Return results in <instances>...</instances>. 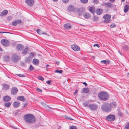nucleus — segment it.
<instances>
[{
    "label": "nucleus",
    "instance_id": "f257e3e1",
    "mask_svg": "<svg viewBox=\"0 0 129 129\" xmlns=\"http://www.w3.org/2000/svg\"><path fill=\"white\" fill-rule=\"evenodd\" d=\"M98 96L100 100L104 101H107L109 99L108 94L105 92H100L99 93Z\"/></svg>",
    "mask_w": 129,
    "mask_h": 129
},
{
    "label": "nucleus",
    "instance_id": "f03ea898",
    "mask_svg": "<svg viewBox=\"0 0 129 129\" xmlns=\"http://www.w3.org/2000/svg\"><path fill=\"white\" fill-rule=\"evenodd\" d=\"M110 103L105 102L101 106V109L104 112H109L111 111Z\"/></svg>",
    "mask_w": 129,
    "mask_h": 129
},
{
    "label": "nucleus",
    "instance_id": "7ed1b4c3",
    "mask_svg": "<svg viewBox=\"0 0 129 129\" xmlns=\"http://www.w3.org/2000/svg\"><path fill=\"white\" fill-rule=\"evenodd\" d=\"M32 118V114H27L24 115L23 119L27 123H31Z\"/></svg>",
    "mask_w": 129,
    "mask_h": 129
},
{
    "label": "nucleus",
    "instance_id": "20e7f679",
    "mask_svg": "<svg viewBox=\"0 0 129 129\" xmlns=\"http://www.w3.org/2000/svg\"><path fill=\"white\" fill-rule=\"evenodd\" d=\"M20 59V57L18 54L15 53L13 54L12 57V60L13 62L16 63L18 62Z\"/></svg>",
    "mask_w": 129,
    "mask_h": 129
},
{
    "label": "nucleus",
    "instance_id": "39448f33",
    "mask_svg": "<svg viewBox=\"0 0 129 129\" xmlns=\"http://www.w3.org/2000/svg\"><path fill=\"white\" fill-rule=\"evenodd\" d=\"M82 8H75L74 6L70 5L68 8V10L70 12L79 11L81 10H82Z\"/></svg>",
    "mask_w": 129,
    "mask_h": 129
},
{
    "label": "nucleus",
    "instance_id": "423d86ee",
    "mask_svg": "<svg viewBox=\"0 0 129 129\" xmlns=\"http://www.w3.org/2000/svg\"><path fill=\"white\" fill-rule=\"evenodd\" d=\"M89 108L91 111H94L98 109V106L95 103H92L89 105Z\"/></svg>",
    "mask_w": 129,
    "mask_h": 129
},
{
    "label": "nucleus",
    "instance_id": "0eeeda50",
    "mask_svg": "<svg viewBox=\"0 0 129 129\" xmlns=\"http://www.w3.org/2000/svg\"><path fill=\"white\" fill-rule=\"evenodd\" d=\"M115 117L114 115L110 114L107 116L106 117V119L109 122H112L115 119Z\"/></svg>",
    "mask_w": 129,
    "mask_h": 129
},
{
    "label": "nucleus",
    "instance_id": "6e6552de",
    "mask_svg": "<svg viewBox=\"0 0 129 129\" xmlns=\"http://www.w3.org/2000/svg\"><path fill=\"white\" fill-rule=\"evenodd\" d=\"M1 42L3 46L6 47L9 46L10 44V42L9 40L5 39H2Z\"/></svg>",
    "mask_w": 129,
    "mask_h": 129
},
{
    "label": "nucleus",
    "instance_id": "1a4fd4ad",
    "mask_svg": "<svg viewBox=\"0 0 129 129\" xmlns=\"http://www.w3.org/2000/svg\"><path fill=\"white\" fill-rule=\"evenodd\" d=\"M72 48L75 51H78L80 50V48L78 46L75 45L71 46Z\"/></svg>",
    "mask_w": 129,
    "mask_h": 129
},
{
    "label": "nucleus",
    "instance_id": "9d476101",
    "mask_svg": "<svg viewBox=\"0 0 129 129\" xmlns=\"http://www.w3.org/2000/svg\"><path fill=\"white\" fill-rule=\"evenodd\" d=\"M32 53L31 52L30 56L28 57L25 60V62L26 63H29L31 61Z\"/></svg>",
    "mask_w": 129,
    "mask_h": 129
},
{
    "label": "nucleus",
    "instance_id": "9b49d317",
    "mask_svg": "<svg viewBox=\"0 0 129 129\" xmlns=\"http://www.w3.org/2000/svg\"><path fill=\"white\" fill-rule=\"evenodd\" d=\"M83 17L86 19H88L91 17L90 14L87 12H85L83 14Z\"/></svg>",
    "mask_w": 129,
    "mask_h": 129
},
{
    "label": "nucleus",
    "instance_id": "f8f14e48",
    "mask_svg": "<svg viewBox=\"0 0 129 129\" xmlns=\"http://www.w3.org/2000/svg\"><path fill=\"white\" fill-rule=\"evenodd\" d=\"M11 99L10 97L8 95H6L3 97V100L4 101L6 102L10 101Z\"/></svg>",
    "mask_w": 129,
    "mask_h": 129
},
{
    "label": "nucleus",
    "instance_id": "ddd939ff",
    "mask_svg": "<svg viewBox=\"0 0 129 129\" xmlns=\"http://www.w3.org/2000/svg\"><path fill=\"white\" fill-rule=\"evenodd\" d=\"M18 90L16 87L13 88L11 90V93L12 94L15 95L16 94Z\"/></svg>",
    "mask_w": 129,
    "mask_h": 129
},
{
    "label": "nucleus",
    "instance_id": "4468645a",
    "mask_svg": "<svg viewBox=\"0 0 129 129\" xmlns=\"http://www.w3.org/2000/svg\"><path fill=\"white\" fill-rule=\"evenodd\" d=\"M104 6L106 7L111 8L114 7V5L110 3H105L104 4Z\"/></svg>",
    "mask_w": 129,
    "mask_h": 129
},
{
    "label": "nucleus",
    "instance_id": "2eb2a0df",
    "mask_svg": "<svg viewBox=\"0 0 129 129\" xmlns=\"http://www.w3.org/2000/svg\"><path fill=\"white\" fill-rule=\"evenodd\" d=\"M39 60L36 58H34L33 59V64L36 66L39 65Z\"/></svg>",
    "mask_w": 129,
    "mask_h": 129
},
{
    "label": "nucleus",
    "instance_id": "dca6fc26",
    "mask_svg": "<svg viewBox=\"0 0 129 129\" xmlns=\"http://www.w3.org/2000/svg\"><path fill=\"white\" fill-rule=\"evenodd\" d=\"M110 104V105L111 109H112V108H115L117 107V105L115 102H113L111 103Z\"/></svg>",
    "mask_w": 129,
    "mask_h": 129
},
{
    "label": "nucleus",
    "instance_id": "f3484780",
    "mask_svg": "<svg viewBox=\"0 0 129 129\" xmlns=\"http://www.w3.org/2000/svg\"><path fill=\"white\" fill-rule=\"evenodd\" d=\"M20 105V103L18 101L14 102L13 104V106L16 108L18 107Z\"/></svg>",
    "mask_w": 129,
    "mask_h": 129
},
{
    "label": "nucleus",
    "instance_id": "a211bd4d",
    "mask_svg": "<svg viewBox=\"0 0 129 129\" xmlns=\"http://www.w3.org/2000/svg\"><path fill=\"white\" fill-rule=\"evenodd\" d=\"M63 26L65 29H69L71 28V26L70 24L68 23L64 24Z\"/></svg>",
    "mask_w": 129,
    "mask_h": 129
},
{
    "label": "nucleus",
    "instance_id": "6ab92c4d",
    "mask_svg": "<svg viewBox=\"0 0 129 129\" xmlns=\"http://www.w3.org/2000/svg\"><path fill=\"white\" fill-rule=\"evenodd\" d=\"M88 10L90 12L92 13L93 14H94L95 13V9L94 7H90L89 8Z\"/></svg>",
    "mask_w": 129,
    "mask_h": 129
},
{
    "label": "nucleus",
    "instance_id": "aec40b11",
    "mask_svg": "<svg viewBox=\"0 0 129 129\" xmlns=\"http://www.w3.org/2000/svg\"><path fill=\"white\" fill-rule=\"evenodd\" d=\"M129 10V6L126 5L124 7V11L125 13L127 12Z\"/></svg>",
    "mask_w": 129,
    "mask_h": 129
},
{
    "label": "nucleus",
    "instance_id": "412c9836",
    "mask_svg": "<svg viewBox=\"0 0 129 129\" xmlns=\"http://www.w3.org/2000/svg\"><path fill=\"white\" fill-rule=\"evenodd\" d=\"M17 100H18L24 102L25 101V99L23 96H19L17 98Z\"/></svg>",
    "mask_w": 129,
    "mask_h": 129
},
{
    "label": "nucleus",
    "instance_id": "4be33fe9",
    "mask_svg": "<svg viewBox=\"0 0 129 129\" xmlns=\"http://www.w3.org/2000/svg\"><path fill=\"white\" fill-rule=\"evenodd\" d=\"M103 11V10L102 9H99L96 10L95 12L97 15H99L102 13Z\"/></svg>",
    "mask_w": 129,
    "mask_h": 129
},
{
    "label": "nucleus",
    "instance_id": "5701e85b",
    "mask_svg": "<svg viewBox=\"0 0 129 129\" xmlns=\"http://www.w3.org/2000/svg\"><path fill=\"white\" fill-rule=\"evenodd\" d=\"M23 48V46L22 45L19 44L16 46V49L18 50H21Z\"/></svg>",
    "mask_w": 129,
    "mask_h": 129
},
{
    "label": "nucleus",
    "instance_id": "b1692460",
    "mask_svg": "<svg viewBox=\"0 0 129 129\" xmlns=\"http://www.w3.org/2000/svg\"><path fill=\"white\" fill-rule=\"evenodd\" d=\"M25 2L30 6H31L32 5V0H26Z\"/></svg>",
    "mask_w": 129,
    "mask_h": 129
},
{
    "label": "nucleus",
    "instance_id": "393cba45",
    "mask_svg": "<svg viewBox=\"0 0 129 129\" xmlns=\"http://www.w3.org/2000/svg\"><path fill=\"white\" fill-rule=\"evenodd\" d=\"M3 88L5 90L8 89L9 88V85L5 84H3Z\"/></svg>",
    "mask_w": 129,
    "mask_h": 129
},
{
    "label": "nucleus",
    "instance_id": "a878e982",
    "mask_svg": "<svg viewBox=\"0 0 129 129\" xmlns=\"http://www.w3.org/2000/svg\"><path fill=\"white\" fill-rule=\"evenodd\" d=\"M8 13V11L7 10H4L0 14L1 16L6 15Z\"/></svg>",
    "mask_w": 129,
    "mask_h": 129
},
{
    "label": "nucleus",
    "instance_id": "bb28decb",
    "mask_svg": "<svg viewBox=\"0 0 129 129\" xmlns=\"http://www.w3.org/2000/svg\"><path fill=\"white\" fill-rule=\"evenodd\" d=\"M83 92L85 93H87L89 92V90L88 88H83L82 89Z\"/></svg>",
    "mask_w": 129,
    "mask_h": 129
},
{
    "label": "nucleus",
    "instance_id": "cd10ccee",
    "mask_svg": "<svg viewBox=\"0 0 129 129\" xmlns=\"http://www.w3.org/2000/svg\"><path fill=\"white\" fill-rule=\"evenodd\" d=\"M111 18V16L109 14H107L105 15L104 17L103 18L105 19H109Z\"/></svg>",
    "mask_w": 129,
    "mask_h": 129
},
{
    "label": "nucleus",
    "instance_id": "c85d7f7f",
    "mask_svg": "<svg viewBox=\"0 0 129 129\" xmlns=\"http://www.w3.org/2000/svg\"><path fill=\"white\" fill-rule=\"evenodd\" d=\"M122 48L125 51H128L129 50V47L127 45H124L122 47Z\"/></svg>",
    "mask_w": 129,
    "mask_h": 129
},
{
    "label": "nucleus",
    "instance_id": "c756f323",
    "mask_svg": "<svg viewBox=\"0 0 129 129\" xmlns=\"http://www.w3.org/2000/svg\"><path fill=\"white\" fill-rule=\"evenodd\" d=\"M10 58L8 56H6L4 57V60L6 61H7L9 60Z\"/></svg>",
    "mask_w": 129,
    "mask_h": 129
},
{
    "label": "nucleus",
    "instance_id": "7c9ffc66",
    "mask_svg": "<svg viewBox=\"0 0 129 129\" xmlns=\"http://www.w3.org/2000/svg\"><path fill=\"white\" fill-rule=\"evenodd\" d=\"M82 8V9L80 10L79 11H76V12H78V15L79 16H81L82 15L83 11L84 10V8Z\"/></svg>",
    "mask_w": 129,
    "mask_h": 129
},
{
    "label": "nucleus",
    "instance_id": "2f4dec72",
    "mask_svg": "<svg viewBox=\"0 0 129 129\" xmlns=\"http://www.w3.org/2000/svg\"><path fill=\"white\" fill-rule=\"evenodd\" d=\"M11 104V103L10 102H8L5 103L4 105L5 107L9 108L10 107Z\"/></svg>",
    "mask_w": 129,
    "mask_h": 129
},
{
    "label": "nucleus",
    "instance_id": "473e14b6",
    "mask_svg": "<svg viewBox=\"0 0 129 129\" xmlns=\"http://www.w3.org/2000/svg\"><path fill=\"white\" fill-rule=\"evenodd\" d=\"M28 50V49L27 48H25L23 50L22 53L23 54H26Z\"/></svg>",
    "mask_w": 129,
    "mask_h": 129
},
{
    "label": "nucleus",
    "instance_id": "72a5a7b5",
    "mask_svg": "<svg viewBox=\"0 0 129 129\" xmlns=\"http://www.w3.org/2000/svg\"><path fill=\"white\" fill-rule=\"evenodd\" d=\"M37 33L39 35H41L42 34L43 31L40 29H37L36 30Z\"/></svg>",
    "mask_w": 129,
    "mask_h": 129
},
{
    "label": "nucleus",
    "instance_id": "f704fd0d",
    "mask_svg": "<svg viewBox=\"0 0 129 129\" xmlns=\"http://www.w3.org/2000/svg\"><path fill=\"white\" fill-rule=\"evenodd\" d=\"M89 105L88 103L87 102H85L83 103V105L85 107H89Z\"/></svg>",
    "mask_w": 129,
    "mask_h": 129
},
{
    "label": "nucleus",
    "instance_id": "c9c22d12",
    "mask_svg": "<svg viewBox=\"0 0 129 129\" xmlns=\"http://www.w3.org/2000/svg\"><path fill=\"white\" fill-rule=\"evenodd\" d=\"M81 2L83 4H86L88 2V0H80Z\"/></svg>",
    "mask_w": 129,
    "mask_h": 129
},
{
    "label": "nucleus",
    "instance_id": "e433bc0d",
    "mask_svg": "<svg viewBox=\"0 0 129 129\" xmlns=\"http://www.w3.org/2000/svg\"><path fill=\"white\" fill-rule=\"evenodd\" d=\"M98 17L95 16H94L93 17V21H97L98 20Z\"/></svg>",
    "mask_w": 129,
    "mask_h": 129
},
{
    "label": "nucleus",
    "instance_id": "4c0bfd02",
    "mask_svg": "<svg viewBox=\"0 0 129 129\" xmlns=\"http://www.w3.org/2000/svg\"><path fill=\"white\" fill-rule=\"evenodd\" d=\"M62 71L61 70H57L55 71V73H59L60 74L62 73Z\"/></svg>",
    "mask_w": 129,
    "mask_h": 129
},
{
    "label": "nucleus",
    "instance_id": "58836bf2",
    "mask_svg": "<svg viewBox=\"0 0 129 129\" xmlns=\"http://www.w3.org/2000/svg\"><path fill=\"white\" fill-rule=\"evenodd\" d=\"M70 129H77V128L76 126L72 125L70 127Z\"/></svg>",
    "mask_w": 129,
    "mask_h": 129
},
{
    "label": "nucleus",
    "instance_id": "ea45409f",
    "mask_svg": "<svg viewBox=\"0 0 129 129\" xmlns=\"http://www.w3.org/2000/svg\"><path fill=\"white\" fill-rule=\"evenodd\" d=\"M16 22L17 23V24H19L21 22V21L20 20V19H17L15 20Z\"/></svg>",
    "mask_w": 129,
    "mask_h": 129
},
{
    "label": "nucleus",
    "instance_id": "a19ab883",
    "mask_svg": "<svg viewBox=\"0 0 129 129\" xmlns=\"http://www.w3.org/2000/svg\"><path fill=\"white\" fill-rule=\"evenodd\" d=\"M38 79L40 80L43 81L44 80V78L41 76H39L38 77Z\"/></svg>",
    "mask_w": 129,
    "mask_h": 129
},
{
    "label": "nucleus",
    "instance_id": "79ce46f5",
    "mask_svg": "<svg viewBox=\"0 0 129 129\" xmlns=\"http://www.w3.org/2000/svg\"><path fill=\"white\" fill-rule=\"evenodd\" d=\"M65 118L66 119H68L69 120H74V119H72L71 118H70L68 117L65 116Z\"/></svg>",
    "mask_w": 129,
    "mask_h": 129
},
{
    "label": "nucleus",
    "instance_id": "37998d69",
    "mask_svg": "<svg viewBox=\"0 0 129 129\" xmlns=\"http://www.w3.org/2000/svg\"><path fill=\"white\" fill-rule=\"evenodd\" d=\"M124 129H129V122L127 123Z\"/></svg>",
    "mask_w": 129,
    "mask_h": 129
},
{
    "label": "nucleus",
    "instance_id": "c03bdc74",
    "mask_svg": "<svg viewBox=\"0 0 129 129\" xmlns=\"http://www.w3.org/2000/svg\"><path fill=\"white\" fill-rule=\"evenodd\" d=\"M12 25L14 26H15L17 25V23L16 22V20L12 22Z\"/></svg>",
    "mask_w": 129,
    "mask_h": 129
},
{
    "label": "nucleus",
    "instance_id": "a18cd8bd",
    "mask_svg": "<svg viewBox=\"0 0 129 129\" xmlns=\"http://www.w3.org/2000/svg\"><path fill=\"white\" fill-rule=\"evenodd\" d=\"M116 26V25L115 23H113L111 24L110 25V27L113 28Z\"/></svg>",
    "mask_w": 129,
    "mask_h": 129
},
{
    "label": "nucleus",
    "instance_id": "49530a36",
    "mask_svg": "<svg viewBox=\"0 0 129 129\" xmlns=\"http://www.w3.org/2000/svg\"><path fill=\"white\" fill-rule=\"evenodd\" d=\"M110 20L107 19V20H104V22H105V23H109L110 22Z\"/></svg>",
    "mask_w": 129,
    "mask_h": 129
},
{
    "label": "nucleus",
    "instance_id": "de8ad7c7",
    "mask_svg": "<svg viewBox=\"0 0 129 129\" xmlns=\"http://www.w3.org/2000/svg\"><path fill=\"white\" fill-rule=\"evenodd\" d=\"M36 120V119L35 117L33 115V122H34Z\"/></svg>",
    "mask_w": 129,
    "mask_h": 129
},
{
    "label": "nucleus",
    "instance_id": "09e8293b",
    "mask_svg": "<svg viewBox=\"0 0 129 129\" xmlns=\"http://www.w3.org/2000/svg\"><path fill=\"white\" fill-rule=\"evenodd\" d=\"M101 63H102L103 64H106L107 63V61L105 60H104L101 61Z\"/></svg>",
    "mask_w": 129,
    "mask_h": 129
},
{
    "label": "nucleus",
    "instance_id": "8fccbe9b",
    "mask_svg": "<svg viewBox=\"0 0 129 129\" xmlns=\"http://www.w3.org/2000/svg\"><path fill=\"white\" fill-rule=\"evenodd\" d=\"M63 2L64 3H67L69 1V0H62Z\"/></svg>",
    "mask_w": 129,
    "mask_h": 129
},
{
    "label": "nucleus",
    "instance_id": "3c124183",
    "mask_svg": "<svg viewBox=\"0 0 129 129\" xmlns=\"http://www.w3.org/2000/svg\"><path fill=\"white\" fill-rule=\"evenodd\" d=\"M36 89L38 91V92H42V90L41 89H40V88H37Z\"/></svg>",
    "mask_w": 129,
    "mask_h": 129
},
{
    "label": "nucleus",
    "instance_id": "603ef678",
    "mask_svg": "<svg viewBox=\"0 0 129 129\" xmlns=\"http://www.w3.org/2000/svg\"><path fill=\"white\" fill-rule=\"evenodd\" d=\"M118 115V116L120 117H121L122 116V114L121 112H119Z\"/></svg>",
    "mask_w": 129,
    "mask_h": 129
},
{
    "label": "nucleus",
    "instance_id": "864d4df0",
    "mask_svg": "<svg viewBox=\"0 0 129 129\" xmlns=\"http://www.w3.org/2000/svg\"><path fill=\"white\" fill-rule=\"evenodd\" d=\"M18 76H19L20 77H23L25 76V75H22L21 74H19L18 75H17Z\"/></svg>",
    "mask_w": 129,
    "mask_h": 129
},
{
    "label": "nucleus",
    "instance_id": "5fc2aeb1",
    "mask_svg": "<svg viewBox=\"0 0 129 129\" xmlns=\"http://www.w3.org/2000/svg\"><path fill=\"white\" fill-rule=\"evenodd\" d=\"M93 46L94 47H97L98 48H99L100 47L99 45L98 44H94Z\"/></svg>",
    "mask_w": 129,
    "mask_h": 129
},
{
    "label": "nucleus",
    "instance_id": "6e6d98bb",
    "mask_svg": "<svg viewBox=\"0 0 129 129\" xmlns=\"http://www.w3.org/2000/svg\"><path fill=\"white\" fill-rule=\"evenodd\" d=\"M51 81L49 80V81H47L46 82L47 84H48L49 85H50L51 84Z\"/></svg>",
    "mask_w": 129,
    "mask_h": 129
},
{
    "label": "nucleus",
    "instance_id": "4d7b16f0",
    "mask_svg": "<svg viewBox=\"0 0 129 129\" xmlns=\"http://www.w3.org/2000/svg\"><path fill=\"white\" fill-rule=\"evenodd\" d=\"M93 2L94 3L97 4L98 2V0H93Z\"/></svg>",
    "mask_w": 129,
    "mask_h": 129
},
{
    "label": "nucleus",
    "instance_id": "13d9d810",
    "mask_svg": "<svg viewBox=\"0 0 129 129\" xmlns=\"http://www.w3.org/2000/svg\"><path fill=\"white\" fill-rule=\"evenodd\" d=\"M9 33L5 31H0V33Z\"/></svg>",
    "mask_w": 129,
    "mask_h": 129
},
{
    "label": "nucleus",
    "instance_id": "bf43d9fd",
    "mask_svg": "<svg viewBox=\"0 0 129 129\" xmlns=\"http://www.w3.org/2000/svg\"><path fill=\"white\" fill-rule=\"evenodd\" d=\"M30 68L29 69H30V70L31 71L32 70V66L31 65H30Z\"/></svg>",
    "mask_w": 129,
    "mask_h": 129
},
{
    "label": "nucleus",
    "instance_id": "052dcab7",
    "mask_svg": "<svg viewBox=\"0 0 129 129\" xmlns=\"http://www.w3.org/2000/svg\"><path fill=\"white\" fill-rule=\"evenodd\" d=\"M21 65L22 66H24V63L23 62H21Z\"/></svg>",
    "mask_w": 129,
    "mask_h": 129
},
{
    "label": "nucleus",
    "instance_id": "680f3d73",
    "mask_svg": "<svg viewBox=\"0 0 129 129\" xmlns=\"http://www.w3.org/2000/svg\"><path fill=\"white\" fill-rule=\"evenodd\" d=\"M12 19V17H11V16L9 17L8 18V20H9L10 19Z\"/></svg>",
    "mask_w": 129,
    "mask_h": 129
},
{
    "label": "nucleus",
    "instance_id": "e2e57ef3",
    "mask_svg": "<svg viewBox=\"0 0 129 129\" xmlns=\"http://www.w3.org/2000/svg\"><path fill=\"white\" fill-rule=\"evenodd\" d=\"M77 92H78V90H76L75 91V92H74V94L75 95L77 93Z\"/></svg>",
    "mask_w": 129,
    "mask_h": 129
},
{
    "label": "nucleus",
    "instance_id": "0e129e2a",
    "mask_svg": "<svg viewBox=\"0 0 129 129\" xmlns=\"http://www.w3.org/2000/svg\"><path fill=\"white\" fill-rule=\"evenodd\" d=\"M115 0H109L110 1L111 3H113L115 1Z\"/></svg>",
    "mask_w": 129,
    "mask_h": 129
},
{
    "label": "nucleus",
    "instance_id": "69168bd1",
    "mask_svg": "<svg viewBox=\"0 0 129 129\" xmlns=\"http://www.w3.org/2000/svg\"><path fill=\"white\" fill-rule=\"evenodd\" d=\"M83 84L85 86H87V84L85 82H83Z\"/></svg>",
    "mask_w": 129,
    "mask_h": 129
},
{
    "label": "nucleus",
    "instance_id": "338daca9",
    "mask_svg": "<svg viewBox=\"0 0 129 129\" xmlns=\"http://www.w3.org/2000/svg\"><path fill=\"white\" fill-rule=\"evenodd\" d=\"M36 55V54L35 52H33V57Z\"/></svg>",
    "mask_w": 129,
    "mask_h": 129
},
{
    "label": "nucleus",
    "instance_id": "774afa93",
    "mask_svg": "<svg viewBox=\"0 0 129 129\" xmlns=\"http://www.w3.org/2000/svg\"><path fill=\"white\" fill-rule=\"evenodd\" d=\"M27 105V104H26V103L24 105L23 107H25Z\"/></svg>",
    "mask_w": 129,
    "mask_h": 129
}]
</instances>
